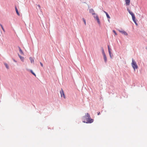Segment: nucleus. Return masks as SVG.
<instances>
[{
  "label": "nucleus",
  "instance_id": "obj_1",
  "mask_svg": "<svg viewBox=\"0 0 147 147\" xmlns=\"http://www.w3.org/2000/svg\"><path fill=\"white\" fill-rule=\"evenodd\" d=\"M83 122L86 123H91L93 122V119H92L90 115L88 113L86 114L85 116L83 117Z\"/></svg>",
  "mask_w": 147,
  "mask_h": 147
},
{
  "label": "nucleus",
  "instance_id": "obj_2",
  "mask_svg": "<svg viewBox=\"0 0 147 147\" xmlns=\"http://www.w3.org/2000/svg\"><path fill=\"white\" fill-rule=\"evenodd\" d=\"M89 12L90 13H92V15H94V17L96 18V20H97L98 23L99 24H100V22L99 20V19L98 16L95 13H94V11L93 9H90L89 10Z\"/></svg>",
  "mask_w": 147,
  "mask_h": 147
},
{
  "label": "nucleus",
  "instance_id": "obj_3",
  "mask_svg": "<svg viewBox=\"0 0 147 147\" xmlns=\"http://www.w3.org/2000/svg\"><path fill=\"white\" fill-rule=\"evenodd\" d=\"M132 66L134 70L136 69H137L138 68L136 62L133 59L132 60V63H131Z\"/></svg>",
  "mask_w": 147,
  "mask_h": 147
},
{
  "label": "nucleus",
  "instance_id": "obj_4",
  "mask_svg": "<svg viewBox=\"0 0 147 147\" xmlns=\"http://www.w3.org/2000/svg\"><path fill=\"white\" fill-rule=\"evenodd\" d=\"M60 93L61 94V97H63L65 99V93L62 88L61 89V90L60 91Z\"/></svg>",
  "mask_w": 147,
  "mask_h": 147
},
{
  "label": "nucleus",
  "instance_id": "obj_5",
  "mask_svg": "<svg viewBox=\"0 0 147 147\" xmlns=\"http://www.w3.org/2000/svg\"><path fill=\"white\" fill-rule=\"evenodd\" d=\"M132 20H133V21L135 23V24L136 25H138V24L137 23L136 21V18H135V16H134L132 17Z\"/></svg>",
  "mask_w": 147,
  "mask_h": 147
},
{
  "label": "nucleus",
  "instance_id": "obj_6",
  "mask_svg": "<svg viewBox=\"0 0 147 147\" xmlns=\"http://www.w3.org/2000/svg\"><path fill=\"white\" fill-rule=\"evenodd\" d=\"M127 10L128 11L129 13V14L131 15L132 17L135 16L134 14L133 13V12L131 11L129 9H127Z\"/></svg>",
  "mask_w": 147,
  "mask_h": 147
},
{
  "label": "nucleus",
  "instance_id": "obj_7",
  "mask_svg": "<svg viewBox=\"0 0 147 147\" xmlns=\"http://www.w3.org/2000/svg\"><path fill=\"white\" fill-rule=\"evenodd\" d=\"M125 4L126 5H129L130 4V0H125Z\"/></svg>",
  "mask_w": 147,
  "mask_h": 147
},
{
  "label": "nucleus",
  "instance_id": "obj_8",
  "mask_svg": "<svg viewBox=\"0 0 147 147\" xmlns=\"http://www.w3.org/2000/svg\"><path fill=\"white\" fill-rule=\"evenodd\" d=\"M119 32L121 33L124 34V35L127 36V33L124 31H120Z\"/></svg>",
  "mask_w": 147,
  "mask_h": 147
},
{
  "label": "nucleus",
  "instance_id": "obj_9",
  "mask_svg": "<svg viewBox=\"0 0 147 147\" xmlns=\"http://www.w3.org/2000/svg\"><path fill=\"white\" fill-rule=\"evenodd\" d=\"M18 55L19 57L20 58V59L22 61H24V57H23L21 56L19 54H18Z\"/></svg>",
  "mask_w": 147,
  "mask_h": 147
},
{
  "label": "nucleus",
  "instance_id": "obj_10",
  "mask_svg": "<svg viewBox=\"0 0 147 147\" xmlns=\"http://www.w3.org/2000/svg\"><path fill=\"white\" fill-rule=\"evenodd\" d=\"M103 56L104 59L105 61V62H106L107 61V58L106 57V55L105 54L103 55Z\"/></svg>",
  "mask_w": 147,
  "mask_h": 147
},
{
  "label": "nucleus",
  "instance_id": "obj_11",
  "mask_svg": "<svg viewBox=\"0 0 147 147\" xmlns=\"http://www.w3.org/2000/svg\"><path fill=\"white\" fill-rule=\"evenodd\" d=\"M19 50L20 52V53H21V54L23 55H24V53L22 51V50H21V48L20 47H18Z\"/></svg>",
  "mask_w": 147,
  "mask_h": 147
},
{
  "label": "nucleus",
  "instance_id": "obj_12",
  "mask_svg": "<svg viewBox=\"0 0 147 147\" xmlns=\"http://www.w3.org/2000/svg\"><path fill=\"white\" fill-rule=\"evenodd\" d=\"M104 12L105 13V14H106V15L107 17L108 18L110 19V17L109 16L108 14V13L106 12V11H104Z\"/></svg>",
  "mask_w": 147,
  "mask_h": 147
},
{
  "label": "nucleus",
  "instance_id": "obj_13",
  "mask_svg": "<svg viewBox=\"0 0 147 147\" xmlns=\"http://www.w3.org/2000/svg\"><path fill=\"white\" fill-rule=\"evenodd\" d=\"M15 10L16 12V13L17 14L18 16H19L20 15V14L19 13V12L18 11V9H17V8L16 7H15Z\"/></svg>",
  "mask_w": 147,
  "mask_h": 147
},
{
  "label": "nucleus",
  "instance_id": "obj_14",
  "mask_svg": "<svg viewBox=\"0 0 147 147\" xmlns=\"http://www.w3.org/2000/svg\"><path fill=\"white\" fill-rule=\"evenodd\" d=\"M29 59L31 63H33L34 62V60L33 59L32 57H30Z\"/></svg>",
  "mask_w": 147,
  "mask_h": 147
},
{
  "label": "nucleus",
  "instance_id": "obj_15",
  "mask_svg": "<svg viewBox=\"0 0 147 147\" xmlns=\"http://www.w3.org/2000/svg\"><path fill=\"white\" fill-rule=\"evenodd\" d=\"M4 64L5 65L6 68H7V69H9V66L6 63H4Z\"/></svg>",
  "mask_w": 147,
  "mask_h": 147
},
{
  "label": "nucleus",
  "instance_id": "obj_16",
  "mask_svg": "<svg viewBox=\"0 0 147 147\" xmlns=\"http://www.w3.org/2000/svg\"><path fill=\"white\" fill-rule=\"evenodd\" d=\"M101 49L102 50V53L103 55L105 54V52L104 51V50L103 48L102 47L101 48Z\"/></svg>",
  "mask_w": 147,
  "mask_h": 147
},
{
  "label": "nucleus",
  "instance_id": "obj_17",
  "mask_svg": "<svg viewBox=\"0 0 147 147\" xmlns=\"http://www.w3.org/2000/svg\"><path fill=\"white\" fill-rule=\"evenodd\" d=\"M30 71L32 74H33V75H34L35 76H36L35 74L32 71V70H30Z\"/></svg>",
  "mask_w": 147,
  "mask_h": 147
},
{
  "label": "nucleus",
  "instance_id": "obj_18",
  "mask_svg": "<svg viewBox=\"0 0 147 147\" xmlns=\"http://www.w3.org/2000/svg\"><path fill=\"white\" fill-rule=\"evenodd\" d=\"M0 26H1V28H2V29L3 30L4 32H5V30H4V28H3V26L1 24H0Z\"/></svg>",
  "mask_w": 147,
  "mask_h": 147
},
{
  "label": "nucleus",
  "instance_id": "obj_19",
  "mask_svg": "<svg viewBox=\"0 0 147 147\" xmlns=\"http://www.w3.org/2000/svg\"><path fill=\"white\" fill-rule=\"evenodd\" d=\"M82 20H83V22H84V24H85V25H86V20H85V19L84 18H82Z\"/></svg>",
  "mask_w": 147,
  "mask_h": 147
},
{
  "label": "nucleus",
  "instance_id": "obj_20",
  "mask_svg": "<svg viewBox=\"0 0 147 147\" xmlns=\"http://www.w3.org/2000/svg\"><path fill=\"white\" fill-rule=\"evenodd\" d=\"M113 32L114 33V34H115V35H117V33H116V32L115 31V30H113Z\"/></svg>",
  "mask_w": 147,
  "mask_h": 147
},
{
  "label": "nucleus",
  "instance_id": "obj_21",
  "mask_svg": "<svg viewBox=\"0 0 147 147\" xmlns=\"http://www.w3.org/2000/svg\"><path fill=\"white\" fill-rule=\"evenodd\" d=\"M108 51L111 50V49H110L109 45L108 46Z\"/></svg>",
  "mask_w": 147,
  "mask_h": 147
},
{
  "label": "nucleus",
  "instance_id": "obj_22",
  "mask_svg": "<svg viewBox=\"0 0 147 147\" xmlns=\"http://www.w3.org/2000/svg\"><path fill=\"white\" fill-rule=\"evenodd\" d=\"M109 51V55H111V50L110 51Z\"/></svg>",
  "mask_w": 147,
  "mask_h": 147
},
{
  "label": "nucleus",
  "instance_id": "obj_23",
  "mask_svg": "<svg viewBox=\"0 0 147 147\" xmlns=\"http://www.w3.org/2000/svg\"><path fill=\"white\" fill-rule=\"evenodd\" d=\"M40 65H41V66H42V67H43V64L41 62H40Z\"/></svg>",
  "mask_w": 147,
  "mask_h": 147
},
{
  "label": "nucleus",
  "instance_id": "obj_24",
  "mask_svg": "<svg viewBox=\"0 0 147 147\" xmlns=\"http://www.w3.org/2000/svg\"><path fill=\"white\" fill-rule=\"evenodd\" d=\"M13 61H14V62H17V61L16 60H15L14 59H13Z\"/></svg>",
  "mask_w": 147,
  "mask_h": 147
},
{
  "label": "nucleus",
  "instance_id": "obj_25",
  "mask_svg": "<svg viewBox=\"0 0 147 147\" xmlns=\"http://www.w3.org/2000/svg\"><path fill=\"white\" fill-rule=\"evenodd\" d=\"M100 114V112H99L98 113V115H99Z\"/></svg>",
  "mask_w": 147,
  "mask_h": 147
},
{
  "label": "nucleus",
  "instance_id": "obj_26",
  "mask_svg": "<svg viewBox=\"0 0 147 147\" xmlns=\"http://www.w3.org/2000/svg\"><path fill=\"white\" fill-rule=\"evenodd\" d=\"M38 6L39 7V8H40V5H38Z\"/></svg>",
  "mask_w": 147,
  "mask_h": 147
},
{
  "label": "nucleus",
  "instance_id": "obj_27",
  "mask_svg": "<svg viewBox=\"0 0 147 147\" xmlns=\"http://www.w3.org/2000/svg\"><path fill=\"white\" fill-rule=\"evenodd\" d=\"M110 55V56L111 58H112V56H111V55Z\"/></svg>",
  "mask_w": 147,
  "mask_h": 147
},
{
  "label": "nucleus",
  "instance_id": "obj_28",
  "mask_svg": "<svg viewBox=\"0 0 147 147\" xmlns=\"http://www.w3.org/2000/svg\"><path fill=\"white\" fill-rule=\"evenodd\" d=\"M146 49H147V47L146 48Z\"/></svg>",
  "mask_w": 147,
  "mask_h": 147
}]
</instances>
